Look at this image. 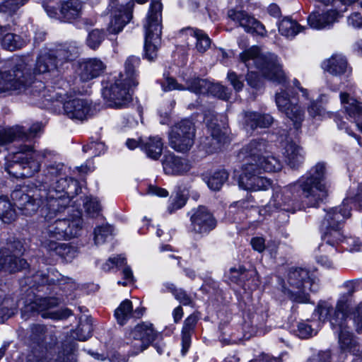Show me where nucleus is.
Listing matches in <instances>:
<instances>
[{"instance_id": "f257e3e1", "label": "nucleus", "mask_w": 362, "mask_h": 362, "mask_svg": "<svg viewBox=\"0 0 362 362\" xmlns=\"http://www.w3.org/2000/svg\"><path fill=\"white\" fill-rule=\"evenodd\" d=\"M351 293L349 291L347 294L341 296L335 308L327 302L319 303L314 315L321 322H329L331 327L338 335L341 349L354 355H359L361 346L353 337L347 325V320H352L358 334H362V302L351 308Z\"/></svg>"}, {"instance_id": "f03ea898", "label": "nucleus", "mask_w": 362, "mask_h": 362, "mask_svg": "<svg viewBox=\"0 0 362 362\" xmlns=\"http://www.w3.org/2000/svg\"><path fill=\"white\" fill-rule=\"evenodd\" d=\"M326 167L324 163H317L313 167L305 177H302L298 182L287 186L284 189L275 190L265 211H273V209L295 213L301 209L300 204L294 202L291 197L293 192L300 189L308 206L316 207L320 202L326 198L327 189L324 182Z\"/></svg>"}, {"instance_id": "7ed1b4c3", "label": "nucleus", "mask_w": 362, "mask_h": 362, "mask_svg": "<svg viewBox=\"0 0 362 362\" xmlns=\"http://www.w3.org/2000/svg\"><path fill=\"white\" fill-rule=\"evenodd\" d=\"M65 192H52V189L26 187L14 190L11 198L14 205L25 216H33L42 206L45 220L54 219L69 206L70 199Z\"/></svg>"}, {"instance_id": "20e7f679", "label": "nucleus", "mask_w": 362, "mask_h": 362, "mask_svg": "<svg viewBox=\"0 0 362 362\" xmlns=\"http://www.w3.org/2000/svg\"><path fill=\"white\" fill-rule=\"evenodd\" d=\"M240 60L248 69H257L269 81L278 84H284L286 81V75L274 54H262L258 47L253 46L240 53Z\"/></svg>"}, {"instance_id": "39448f33", "label": "nucleus", "mask_w": 362, "mask_h": 362, "mask_svg": "<svg viewBox=\"0 0 362 362\" xmlns=\"http://www.w3.org/2000/svg\"><path fill=\"white\" fill-rule=\"evenodd\" d=\"M62 163L48 164L41 175L38 176L33 187L52 189V192H65L69 196H76L81 190L78 182L69 177Z\"/></svg>"}, {"instance_id": "423d86ee", "label": "nucleus", "mask_w": 362, "mask_h": 362, "mask_svg": "<svg viewBox=\"0 0 362 362\" xmlns=\"http://www.w3.org/2000/svg\"><path fill=\"white\" fill-rule=\"evenodd\" d=\"M45 224L39 236L42 247H53L57 240L77 236L82 228L83 220L80 212L71 219L57 218L56 220H45Z\"/></svg>"}, {"instance_id": "0eeeda50", "label": "nucleus", "mask_w": 362, "mask_h": 362, "mask_svg": "<svg viewBox=\"0 0 362 362\" xmlns=\"http://www.w3.org/2000/svg\"><path fill=\"white\" fill-rule=\"evenodd\" d=\"M288 282L290 288L286 291V294L291 300L297 303L308 302V291L315 293L320 288L315 274L301 267L290 269Z\"/></svg>"}, {"instance_id": "6e6552de", "label": "nucleus", "mask_w": 362, "mask_h": 362, "mask_svg": "<svg viewBox=\"0 0 362 362\" xmlns=\"http://www.w3.org/2000/svg\"><path fill=\"white\" fill-rule=\"evenodd\" d=\"M350 216V209L345 206L344 203L342 206L333 208L328 211L323 223L326 226V231L322 236V243L319 246L320 250H329V253L337 250L338 245L344 240L340 230L341 223Z\"/></svg>"}, {"instance_id": "1a4fd4ad", "label": "nucleus", "mask_w": 362, "mask_h": 362, "mask_svg": "<svg viewBox=\"0 0 362 362\" xmlns=\"http://www.w3.org/2000/svg\"><path fill=\"white\" fill-rule=\"evenodd\" d=\"M162 4L159 1H153L146 18V24L144 25L146 30L144 42V57L148 61H153L158 55V49L161 42V21H162Z\"/></svg>"}, {"instance_id": "9d476101", "label": "nucleus", "mask_w": 362, "mask_h": 362, "mask_svg": "<svg viewBox=\"0 0 362 362\" xmlns=\"http://www.w3.org/2000/svg\"><path fill=\"white\" fill-rule=\"evenodd\" d=\"M34 74L23 62L10 71H0V93L11 95L25 90L33 83Z\"/></svg>"}, {"instance_id": "9b49d317", "label": "nucleus", "mask_w": 362, "mask_h": 362, "mask_svg": "<svg viewBox=\"0 0 362 362\" xmlns=\"http://www.w3.org/2000/svg\"><path fill=\"white\" fill-rule=\"evenodd\" d=\"M195 128L188 119H184L172 127L169 133V145L175 151L188 152L194 144Z\"/></svg>"}, {"instance_id": "f8f14e48", "label": "nucleus", "mask_w": 362, "mask_h": 362, "mask_svg": "<svg viewBox=\"0 0 362 362\" xmlns=\"http://www.w3.org/2000/svg\"><path fill=\"white\" fill-rule=\"evenodd\" d=\"M25 249L23 243L18 240H14L6 243V245L0 250V272H16L28 266L25 259L21 256Z\"/></svg>"}, {"instance_id": "ddd939ff", "label": "nucleus", "mask_w": 362, "mask_h": 362, "mask_svg": "<svg viewBox=\"0 0 362 362\" xmlns=\"http://www.w3.org/2000/svg\"><path fill=\"white\" fill-rule=\"evenodd\" d=\"M276 104L280 112L284 113L298 129L304 119V110L298 103L293 92L290 88L276 93Z\"/></svg>"}, {"instance_id": "4468645a", "label": "nucleus", "mask_w": 362, "mask_h": 362, "mask_svg": "<svg viewBox=\"0 0 362 362\" xmlns=\"http://www.w3.org/2000/svg\"><path fill=\"white\" fill-rule=\"evenodd\" d=\"M204 119L206 124L207 129L210 136H207L202 139L200 146L206 153H213L221 147L222 141L225 138L220 125L216 119V115L212 110L204 111Z\"/></svg>"}, {"instance_id": "2eb2a0df", "label": "nucleus", "mask_w": 362, "mask_h": 362, "mask_svg": "<svg viewBox=\"0 0 362 362\" xmlns=\"http://www.w3.org/2000/svg\"><path fill=\"white\" fill-rule=\"evenodd\" d=\"M132 87H135L132 83L129 86L127 79L119 76V78L110 87L103 90V94L104 98L110 102V106L122 108L132 100L129 93Z\"/></svg>"}, {"instance_id": "dca6fc26", "label": "nucleus", "mask_w": 362, "mask_h": 362, "mask_svg": "<svg viewBox=\"0 0 362 362\" xmlns=\"http://www.w3.org/2000/svg\"><path fill=\"white\" fill-rule=\"evenodd\" d=\"M261 171L258 165L246 163L243 165V173L239 177V187L245 190L258 191L267 190L271 185V181L262 176H260Z\"/></svg>"}, {"instance_id": "f3484780", "label": "nucleus", "mask_w": 362, "mask_h": 362, "mask_svg": "<svg viewBox=\"0 0 362 362\" xmlns=\"http://www.w3.org/2000/svg\"><path fill=\"white\" fill-rule=\"evenodd\" d=\"M190 222L191 231L200 235L209 234L217 225V221L212 213L204 206H199L192 211Z\"/></svg>"}, {"instance_id": "a211bd4d", "label": "nucleus", "mask_w": 362, "mask_h": 362, "mask_svg": "<svg viewBox=\"0 0 362 362\" xmlns=\"http://www.w3.org/2000/svg\"><path fill=\"white\" fill-rule=\"evenodd\" d=\"M157 335L158 333L151 323L142 322L137 325L129 334V338L132 339L131 344L133 354H138L147 349Z\"/></svg>"}, {"instance_id": "6ab92c4d", "label": "nucleus", "mask_w": 362, "mask_h": 362, "mask_svg": "<svg viewBox=\"0 0 362 362\" xmlns=\"http://www.w3.org/2000/svg\"><path fill=\"white\" fill-rule=\"evenodd\" d=\"M117 0H110L107 10L113 14V19L111 20L107 28L110 33L117 34L119 33L124 25L130 21L132 17V9L134 6V2H129L127 6H117Z\"/></svg>"}, {"instance_id": "aec40b11", "label": "nucleus", "mask_w": 362, "mask_h": 362, "mask_svg": "<svg viewBox=\"0 0 362 362\" xmlns=\"http://www.w3.org/2000/svg\"><path fill=\"white\" fill-rule=\"evenodd\" d=\"M62 103L64 115L71 119L83 121L90 115V103L86 99L71 98L66 93Z\"/></svg>"}, {"instance_id": "412c9836", "label": "nucleus", "mask_w": 362, "mask_h": 362, "mask_svg": "<svg viewBox=\"0 0 362 362\" xmlns=\"http://www.w3.org/2000/svg\"><path fill=\"white\" fill-rule=\"evenodd\" d=\"M41 130L40 124H34L29 128L16 126L0 132V146L16 140H28L34 138Z\"/></svg>"}, {"instance_id": "4be33fe9", "label": "nucleus", "mask_w": 362, "mask_h": 362, "mask_svg": "<svg viewBox=\"0 0 362 362\" xmlns=\"http://www.w3.org/2000/svg\"><path fill=\"white\" fill-rule=\"evenodd\" d=\"M228 16L243 27L247 33H257L260 35L264 34V26L245 11L230 9L228 12Z\"/></svg>"}, {"instance_id": "5701e85b", "label": "nucleus", "mask_w": 362, "mask_h": 362, "mask_svg": "<svg viewBox=\"0 0 362 362\" xmlns=\"http://www.w3.org/2000/svg\"><path fill=\"white\" fill-rule=\"evenodd\" d=\"M162 165L165 174L169 175H182L191 169L189 161L173 153L165 154L162 160Z\"/></svg>"}, {"instance_id": "b1692460", "label": "nucleus", "mask_w": 362, "mask_h": 362, "mask_svg": "<svg viewBox=\"0 0 362 362\" xmlns=\"http://www.w3.org/2000/svg\"><path fill=\"white\" fill-rule=\"evenodd\" d=\"M40 154L42 158H47L48 155L51 154V152L47 150H44L37 153L33 152L30 157L28 156L25 157L19 156L18 159H21V161L15 163L12 168L21 167L23 171L21 173L15 172L13 173V175L16 177H30L35 173L39 171L40 164V161L37 160V157H38Z\"/></svg>"}, {"instance_id": "393cba45", "label": "nucleus", "mask_w": 362, "mask_h": 362, "mask_svg": "<svg viewBox=\"0 0 362 362\" xmlns=\"http://www.w3.org/2000/svg\"><path fill=\"white\" fill-rule=\"evenodd\" d=\"M228 278L231 282L245 289H252L257 286V272L255 269H246L243 266L230 269Z\"/></svg>"}, {"instance_id": "a878e982", "label": "nucleus", "mask_w": 362, "mask_h": 362, "mask_svg": "<svg viewBox=\"0 0 362 362\" xmlns=\"http://www.w3.org/2000/svg\"><path fill=\"white\" fill-rule=\"evenodd\" d=\"M284 150L286 162L291 168L298 169L303 163L305 151L296 141L286 140Z\"/></svg>"}, {"instance_id": "bb28decb", "label": "nucleus", "mask_w": 362, "mask_h": 362, "mask_svg": "<svg viewBox=\"0 0 362 362\" xmlns=\"http://www.w3.org/2000/svg\"><path fill=\"white\" fill-rule=\"evenodd\" d=\"M338 13L334 10H329L323 13L313 11L308 18L309 25L317 30L329 28L337 21Z\"/></svg>"}, {"instance_id": "cd10ccee", "label": "nucleus", "mask_w": 362, "mask_h": 362, "mask_svg": "<svg viewBox=\"0 0 362 362\" xmlns=\"http://www.w3.org/2000/svg\"><path fill=\"white\" fill-rule=\"evenodd\" d=\"M274 122L272 115L257 112L248 111L244 113V124L251 131L257 128H268Z\"/></svg>"}, {"instance_id": "c85d7f7f", "label": "nucleus", "mask_w": 362, "mask_h": 362, "mask_svg": "<svg viewBox=\"0 0 362 362\" xmlns=\"http://www.w3.org/2000/svg\"><path fill=\"white\" fill-rule=\"evenodd\" d=\"M105 69L103 62L96 58L89 59L80 64V78L83 81L99 76Z\"/></svg>"}, {"instance_id": "c756f323", "label": "nucleus", "mask_w": 362, "mask_h": 362, "mask_svg": "<svg viewBox=\"0 0 362 362\" xmlns=\"http://www.w3.org/2000/svg\"><path fill=\"white\" fill-rule=\"evenodd\" d=\"M322 67L326 71L336 76H341L351 71L345 57L338 54H333L330 58L325 61L322 64Z\"/></svg>"}, {"instance_id": "7c9ffc66", "label": "nucleus", "mask_w": 362, "mask_h": 362, "mask_svg": "<svg viewBox=\"0 0 362 362\" xmlns=\"http://www.w3.org/2000/svg\"><path fill=\"white\" fill-rule=\"evenodd\" d=\"M115 266L117 267H123L122 269V274L123 275L124 280L122 281H119V285L125 286L134 283V277L133 272L131 268L127 265L125 257H122L121 255L115 257H110L107 262L103 265V269L105 271H108Z\"/></svg>"}, {"instance_id": "2f4dec72", "label": "nucleus", "mask_w": 362, "mask_h": 362, "mask_svg": "<svg viewBox=\"0 0 362 362\" xmlns=\"http://www.w3.org/2000/svg\"><path fill=\"white\" fill-rule=\"evenodd\" d=\"M267 143L263 139H253L243 149L241 153L250 159L247 163L257 164L266 152Z\"/></svg>"}, {"instance_id": "473e14b6", "label": "nucleus", "mask_w": 362, "mask_h": 362, "mask_svg": "<svg viewBox=\"0 0 362 362\" xmlns=\"http://www.w3.org/2000/svg\"><path fill=\"white\" fill-rule=\"evenodd\" d=\"M51 56L54 59L58 69L65 63L74 60L78 55V50L75 46L70 45H62L54 49L49 50Z\"/></svg>"}, {"instance_id": "72a5a7b5", "label": "nucleus", "mask_w": 362, "mask_h": 362, "mask_svg": "<svg viewBox=\"0 0 362 362\" xmlns=\"http://www.w3.org/2000/svg\"><path fill=\"white\" fill-rule=\"evenodd\" d=\"M341 103L344 104V108L348 115L352 118L356 126L362 129V105L361 103L351 98L349 94L341 93L340 94Z\"/></svg>"}, {"instance_id": "f704fd0d", "label": "nucleus", "mask_w": 362, "mask_h": 362, "mask_svg": "<svg viewBox=\"0 0 362 362\" xmlns=\"http://www.w3.org/2000/svg\"><path fill=\"white\" fill-rule=\"evenodd\" d=\"M139 146L147 157L156 160L163 153V143L158 136H149L145 139H140Z\"/></svg>"}, {"instance_id": "c9c22d12", "label": "nucleus", "mask_w": 362, "mask_h": 362, "mask_svg": "<svg viewBox=\"0 0 362 362\" xmlns=\"http://www.w3.org/2000/svg\"><path fill=\"white\" fill-rule=\"evenodd\" d=\"M198 316L192 314L184 321L182 329V355L184 356L188 351L191 344L192 334L194 332L196 325L198 322Z\"/></svg>"}, {"instance_id": "e433bc0d", "label": "nucleus", "mask_w": 362, "mask_h": 362, "mask_svg": "<svg viewBox=\"0 0 362 362\" xmlns=\"http://www.w3.org/2000/svg\"><path fill=\"white\" fill-rule=\"evenodd\" d=\"M33 88H35L33 92L35 96L40 99H45V100L47 102L58 101L62 103L64 101V97L66 95V93L57 92L56 90L52 88H45L42 82L36 83Z\"/></svg>"}, {"instance_id": "4c0bfd02", "label": "nucleus", "mask_w": 362, "mask_h": 362, "mask_svg": "<svg viewBox=\"0 0 362 362\" xmlns=\"http://www.w3.org/2000/svg\"><path fill=\"white\" fill-rule=\"evenodd\" d=\"M58 271L54 269H49L47 273L37 272L35 276V281L40 285L58 286H62V279H64Z\"/></svg>"}, {"instance_id": "58836bf2", "label": "nucleus", "mask_w": 362, "mask_h": 362, "mask_svg": "<svg viewBox=\"0 0 362 362\" xmlns=\"http://www.w3.org/2000/svg\"><path fill=\"white\" fill-rule=\"evenodd\" d=\"M139 64L140 58L133 55L129 57L124 62V72L120 74L119 76L127 79L129 86L132 83L134 86H136L139 83L136 79V68L139 67Z\"/></svg>"}, {"instance_id": "ea45409f", "label": "nucleus", "mask_w": 362, "mask_h": 362, "mask_svg": "<svg viewBox=\"0 0 362 362\" xmlns=\"http://www.w3.org/2000/svg\"><path fill=\"white\" fill-rule=\"evenodd\" d=\"M48 252L60 256L66 261H71L78 255L76 247L68 243H54L53 247H45Z\"/></svg>"}, {"instance_id": "a19ab883", "label": "nucleus", "mask_w": 362, "mask_h": 362, "mask_svg": "<svg viewBox=\"0 0 362 362\" xmlns=\"http://www.w3.org/2000/svg\"><path fill=\"white\" fill-rule=\"evenodd\" d=\"M305 29V27L300 26L296 21L288 18H284L279 23V33L286 37L293 38Z\"/></svg>"}, {"instance_id": "79ce46f5", "label": "nucleus", "mask_w": 362, "mask_h": 362, "mask_svg": "<svg viewBox=\"0 0 362 362\" xmlns=\"http://www.w3.org/2000/svg\"><path fill=\"white\" fill-rule=\"evenodd\" d=\"M55 69H59L54 59L51 56L49 51L39 56L36 62L35 72L44 74Z\"/></svg>"}, {"instance_id": "37998d69", "label": "nucleus", "mask_w": 362, "mask_h": 362, "mask_svg": "<svg viewBox=\"0 0 362 362\" xmlns=\"http://www.w3.org/2000/svg\"><path fill=\"white\" fill-rule=\"evenodd\" d=\"M82 8V2L80 0H68L62 4L60 13L66 20L77 18Z\"/></svg>"}, {"instance_id": "c03bdc74", "label": "nucleus", "mask_w": 362, "mask_h": 362, "mask_svg": "<svg viewBox=\"0 0 362 362\" xmlns=\"http://www.w3.org/2000/svg\"><path fill=\"white\" fill-rule=\"evenodd\" d=\"M59 300L57 298H37L27 306V310L32 312L40 313L57 306Z\"/></svg>"}, {"instance_id": "a18cd8bd", "label": "nucleus", "mask_w": 362, "mask_h": 362, "mask_svg": "<svg viewBox=\"0 0 362 362\" xmlns=\"http://www.w3.org/2000/svg\"><path fill=\"white\" fill-rule=\"evenodd\" d=\"M133 315L132 303L129 300L122 301L115 311V317L120 325H125Z\"/></svg>"}, {"instance_id": "49530a36", "label": "nucleus", "mask_w": 362, "mask_h": 362, "mask_svg": "<svg viewBox=\"0 0 362 362\" xmlns=\"http://www.w3.org/2000/svg\"><path fill=\"white\" fill-rule=\"evenodd\" d=\"M209 82L206 79L192 77L186 81L187 87L185 88L196 94H206Z\"/></svg>"}, {"instance_id": "de8ad7c7", "label": "nucleus", "mask_w": 362, "mask_h": 362, "mask_svg": "<svg viewBox=\"0 0 362 362\" xmlns=\"http://www.w3.org/2000/svg\"><path fill=\"white\" fill-rule=\"evenodd\" d=\"M259 171L262 169L265 172H277L281 170V161L273 156H264L260 161L257 163Z\"/></svg>"}, {"instance_id": "09e8293b", "label": "nucleus", "mask_w": 362, "mask_h": 362, "mask_svg": "<svg viewBox=\"0 0 362 362\" xmlns=\"http://www.w3.org/2000/svg\"><path fill=\"white\" fill-rule=\"evenodd\" d=\"M16 218V211L9 200L4 197H0V218L4 223H9Z\"/></svg>"}, {"instance_id": "8fccbe9b", "label": "nucleus", "mask_w": 362, "mask_h": 362, "mask_svg": "<svg viewBox=\"0 0 362 362\" xmlns=\"http://www.w3.org/2000/svg\"><path fill=\"white\" fill-rule=\"evenodd\" d=\"M228 178V173L225 170H219L214 173L206 182L208 187L214 190H219Z\"/></svg>"}, {"instance_id": "3c124183", "label": "nucleus", "mask_w": 362, "mask_h": 362, "mask_svg": "<svg viewBox=\"0 0 362 362\" xmlns=\"http://www.w3.org/2000/svg\"><path fill=\"white\" fill-rule=\"evenodd\" d=\"M192 35L196 38V49L200 53H204L211 46V40L208 35L202 30L192 29Z\"/></svg>"}, {"instance_id": "603ef678", "label": "nucleus", "mask_w": 362, "mask_h": 362, "mask_svg": "<svg viewBox=\"0 0 362 362\" xmlns=\"http://www.w3.org/2000/svg\"><path fill=\"white\" fill-rule=\"evenodd\" d=\"M25 45L24 40L13 33H6L2 38V47L11 51L20 49Z\"/></svg>"}, {"instance_id": "864d4df0", "label": "nucleus", "mask_w": 362, "mask_h": 362, "mask_svg": "<svg viewBox=\"0 0 362 362\" xmlns=\"http://www.w3.org/2000/svg\"><path fill=\"white\" fill-rule=\"evenodd\" d=\"M165 288L173 293L175 299L184 305H192L193 301L191 297L182 288H177L175 284L171 283L165 284Z\"/></svg>"}, {"instance_id": "5fc2aeb1", "label": "nucleus", "mask_w": 362, "mask_h": 362, "mask_svg": "<svg viewBox=\"0 0 362 362\" xmlns=\"http://www.w3.org/2000/svg\"><path fill=\"white\" fill-rule=\"evenodd\" d=\"M231 93L230 89L226 86L220 83L209 82V90L206 93L223 100H228L230 98Z\"/></svg>"}, {"instance_id": "6e6d98bb", "label": "nucleus", "mask_w": 362, "mask_h": 362, "mask_svg": "<svg viewBox=\"0 0 362 362\" xmlns=\"http://www.w3.org/2000/svg\"><path fill=\"white\" fill-rule=\"evenodd\" d=\"M105 38V33L103 30L94 29L88 33L86 44L90 49H96L99 47Z\"/></svg>"}, {"instance_id": "4d7b16f0", "label": "nucleus", "mask_w": 362, "mask_h": 362, "mask_svg": "<svg viewBox=\"0 0 362 362\" xmlns=\"http://www.w3.org/2000/svg\"><path fill=\"white\" fill-rule=\"evenodd\" d=\"M93 326L90 320L86 319L85 322H81L75 331L76 337L78 341H86L91 337Z\"/></svg>"}, {"instance_id": "13d9d810", "label": "nucleus", "mask_w": 362, "mask_h": 362, "mask_svg": "<svg viewBox=\"0 0 362 362\" xmlns=\"http://www.w3.org/2000/svg\"><path fill=\"white\" fill-rule=\"evenodd\" d=\"M85 211L90 217L94 218L99 215L101 210L99 202L95 198L86 197L83 202Z\"/></svg>"}, {"instance_id": "bf43d9fd", "label": "nucleus", "mask_w": 362, "mask_h": 362, "mask_svg": "<svg viewBox=\"0 0 362 362\" xmlns=\"http://www.w3.org/2000/svg\"><path fill=\"white\" fill-rule=\"evenodd\" d=\"M28 0H5L0 4V12L13 14Z\"/></svg>"}, {"instance_id": "052dcab7", "label": "nucleus", "mask_w": 362, "mask_h": 362, "mask_svg": "<svg viewBox=\"0 0 362 362\" xmlns=\"http://www.w3.org/2000/svg\"><path fill=\"white\" fill-rule=\"evenodd\" d=\"M112 228L110 225L96 227L94 230V241L96 245L105 243L106 238L112 235Z\"/></svg>"}, {"instance_id": "680f3d73", "label": "nucleus", "mask_w": 362, "mask_h": 362, "mask_svg": "<svg viewBox=\"0 0 362 362\" xmlns=\"http://www.w3.org/2000/svg\"><path fill=\"white\" fill-rule=\"evenodd\" d=\"M16 311V308L14 306L9 299H4L0 303V321L4 322L13 316Z\"/></svg>"}, {"instance_id": "e2e57ef3", "label": "nucleus", "mask_w": 362, "mask_h": 362, "mask_svg": "<svg viewBox=\"0 0 362 362\" xmlns=\"http://www.w3.org/2000/svg\"><path fill=\"white\" fill-rule=\"evenodd\" d=\"M298 335L301 338H308L317 334V330L308 322H299L298 325Z\"/></svg>"}, {"instance_id": "0e129e2a", "label": "nucleus", "mask_w": 362, "mask_h": 362, "mask_svg": "<svg viewBox=\"0 0 362 362\" xmlns=\"http://www.w3.org/2000/svg\"><path fill=\"white\" fill-rule=\"evenodd\" d=\"M227 78L236 92L243 90L244 83L241 75H238L234 71H229L227 75Z\"/></svg>"}, {"instance_id": "69168bd1", "label": "nucleus", "mask_w": 362, "mask_h": 362, "mask_svg": "<svg viewBox=\"0 0 362 362\" xmlns=\"http://www.w3.org/2000/svg\"><path fill=\"white\" fill-rule=\"evenodd\" d=\"M186 204V199L182 194H176V196L172 199L171 203L168 207V211L170 214L175 212L183 207Z\"/></svg>"}, {"instance_id": "338daca9", "label": "nucleus", "mask_w": 362, "mask_h": 362, "mask_svg": "<svg viewBox=\"0 0 362 362\" xmlns=\"http://www.w3.org/2000/svg\"><path fill=\"white\" fill-rule=\"evenodd\" d=\"M162 89L167 92L172 90H185V88L177 83L175 79L171 77H166L161 83Z\"/></svg>"}, {"instance_id": "774afa93", "label": "nucleus", "mask_w": 362, "mask_h": 362, "mask_svg": "<svg viewBox=\"0 0 362 362\" xmlns=\"http://www.w3.org/2000/svg\"><path fill=\"white\" fill-rule=\"evenodd\" d=\"M307 362H332L331 352L329 350L320 351L309 358Z\"/></svg>"}]
</instances>
